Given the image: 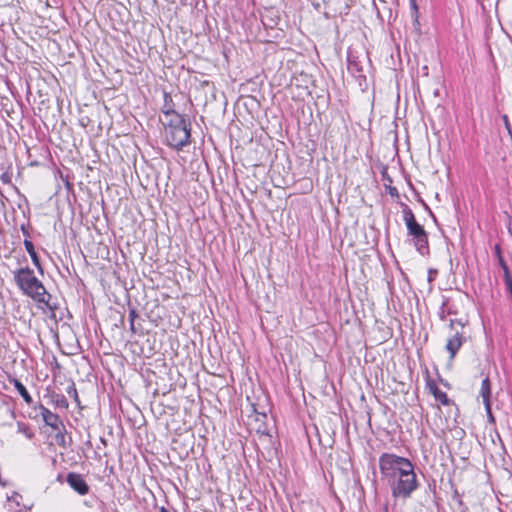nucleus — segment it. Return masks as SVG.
Wrapping results in <instances>:
<instances>
[{
  "label": "nucleus",
  "mask_w": 512,
  "mask_h": 512,
  "mask_svg": "<svg viewBox=\"0 0 512 512\" xmlns=\"http://www.w3.org/2000/svg\"><path fill=\"white\" fill-rule=\"evenodd\" d=\"M161 512H169V511L165 508H161Z\"/></svg>",
  "instance_id": "obj_29"
},
{
  "label": "nucleus",
  "mask_w": 512,
  "mask_h": 512,
  "mask_svg": "<svg viewBox=\"0 0 512 512\" xmlns=\"http://www.w3.org/2000/svg\"><path fill=\"white\" fill-rule=\"evenodd\" d=\"M66 481L69 486L78 494L86 495L89 493V485L81 474L70 472L66 476Z\"/></svg>",
  "instance_id": "obj_6"
},
{
  "label": "nucleus",
  "mask_w": 512,
  "mask_h": 512,
  "mask_svg": "<svg viewBox=\"0 0 512 512\" xmlns=\"http://www.w3.org/2000/svg\"><path fill=\"white\" fill-rule=\"evenodd\" d=\"M138 317L137 311L133 308L129 311V322L134 323L135 319Z\"/></svg>",
  "instance_id": "obj_20"
},
{
  "label": "nucleus",
  "mask_w": 512,
  "mask_h": 512,
  "mask_svg": "<svg viewBox=\"0 0 512 512\" xmlns=\"http://www.w3.org/2000/svg\"><path fill=\"white\" fill-rule=\"evenodd\" d=\"M479 393H480V396L482 397L486 412H487L488 416L492 419L491 403H490L491 384H490V380L488 377L483 379Z\"/></svg>",
  "instance_id": "obj_7"
},
{
  "label": "nucleus",
  "mask_w": 512,
  "mask_h": 512,
  "mask_svg": "<svg viewBox=\"0 0 512 512\" xmlns=\"http://www.w3.org/2000/svg\"><path fill=\"white\" fill-rule=\"evenodd\" d=\"M167 144L181 150L190 143V124L174 109L163 110Z\"/></svg>",
  "instance_id": "obj_3"
},
{
  "label": "nucleus",
  "mask_w": 512,
  "mask_h": 512,
  "mask_svg": "<svg viewBox=\"0 0 512 512\" xmlns=\"http://www.w3.org/2000/svg\"><path fill=\"white\" fill-rule=\"evenodd\" d=\"M52 430L56 431L58 433L59 431H66L65 425L63 421L60 419L57 422L53 423L52 425H48Z\"/></svg>",
  "instance_id": "obj_14"
},
{
  "label": "nucleus",
  "mask_w": 512,
  "mask_h": 512,
  "mask_svg": "<svg viewBox=\"0 0 512 512\" xmlns=\"http://www.w3.org/2000/svg\"><path fill=\"white\" fill-rule=\"evenodd\" d=\"M451 312L449 310H446V302H443L441 308H440V312H439V317L441 320H445L446 318V314H450Z\"/></svg>",
  "instance_id": "obj_18"
},
{
  "label": "nucleus",
  "mask_w": 512,
  "mask_h": 512,
  "mask_svg": "<svg viewBox=\"0 0 512 512\" xmlns=\"http://www.w3.org/2000/svg\"><path fill=\"white\" fill-rule=\"evenodd\" d=\"M53 398H54V403L56 404V406H58L60 408H63V409L68 408L69 404H68V401L65 398V396H63V395H55Z\"/></svg>",
  "instance_id": "obj_13"
},
{
  "label": "nucleus",
  "mask_w": 512,
  "mask_h": 512,
  "mask_svg": "<svg viewBox=\"0 0 512 512\" xmlns=\"http://www.w3.org/2000/svg\"><path fill=\"white\" fill-rule=\"evenodd\" d=\"M503 121H504V124H505L506 129H507V130H508V132L511 134V127H510V123H509V120H508V116H507V115H504V116H503Z\"/></svg>",
  "instance_id": "obj_23"
},
{
  "label": "nucleus",
  "mask_w": 512,
  "mask_h": 512,
  "mask_svg": "<svg viewBox=\"0 0 512 512\" xmlns=\"http://www.w3.org/2000/svg\"><path fill=\"white\" fill-rule=\"evenodd\" d=\"M14 281L23 294L31 297L38 303L45 304L50 310L56 306L50 303L51 295L46 291L42 282L35 276L34 271L29 267L13 271Z\"/></svg>",
  "instance_id": "obj_2"
},
{
  "label": "nucleus",
  "mask_w": 512,
  "mask_h": 512,
  "mask_svg": "<svg viewBox=\"0 0 512 512\" xmlns=\"http://www.w3.org/2000/svg\"><path fill=\"white\" fill-rule=\"evenodd\" d=\"M24 246H25V249L26 251L28 252V254L30 255L31 257V260L33 262V264L39 269V270H42L41 268V264H40V260L38 258V255L34 249V245L33 243L29 240V239H25L24 240Z\"/></svg>",
  "instance_id": "obj_11"
},
{
  "label": "nucleus",
  "mask_w": 512,
  "mask_h": 512,
  "mask_svg": "<svg viewBox=\"0 0 512 512\" xmlns=\"http://www.w3.org/2000/svg\"><path fill=\"white\" fill-rule=\"evenodd\" d=\"M19 431L24 433L28 438L33 437V433L29 430V428L25 424L18 425Z\"/></svg>",
  "instance_id": "obj_17"
},
{
  "label": "nucleus",
  "mask_w": 512,
  "mask_h": 512,
  "mask_svg": "<svg viewBox=\"0 0 512 512\" xmlns=\"http://www.w3.org/2000/svg\"><path fill=\"white\" fill-rule=\"evenodd\" d=\"M449 327L451 330L454 331V334L448 338L445 348L450 355V359L452 360L454 359L458 350L465 342V337L463 333L465 322H463L462 320L451 319Z\"/></svg>",
  "instance_id": "obj_5"
},
{
  "label": "nucleus",
  "mask_w": 512,
  "mask_h": 512,
  "mask_svg": "<svg viewBox=\"0 0 512 512\" xmlns=\"http://www.w3.org/2000/svg\"><path fill=\"white\" fill-rule=\"evenodd\" d=\"M55 440L56 443L64 449H66L69 446V443L66 441V431H59L58 433H56Z\"/></svg>",
  "instance_id": "obj_12"
},
{
  "label": "nucleus",
  "mask_w": 512,
  "mask_h": 512,
  "mask_svg": "<svg viewBox=\"0 0 512 512\" xmlns=\"http://www.w3.org/2000/svg\"><path fill=\"white\" fill-rule=\"evenodd\" d=\"M427 388L431 394L439 401L442 405H448L450 400L445 392L439 389L435 381L429 379L427 381Z\"/></svg>",
  "instance_id": "obj_8"
},
{
  "label": "nucleus",
  "mask_w": 512,
  "mask_h": 512,
  "mask_svg": "<svg viewBox=\"0 0 512 512\" xmlns=\"http://www.w3.org/2000/svg\"><path fill=\"white\" fill-rule=\"evenodd\" d=\"M21 230L23 232V235L26 237L25 239H28L30 237V234L28 230L25 228V226L22 225Z\"/></svg>",
  "instance_id": "obj_24"
},
{
  "label": "nucleus",
  "mask_w": 512,
  "mask_h": 512,
  "mask_svg": "<svg viewBox=\"0 0 512 512\" xmlns=\"http://www.w3.org/2000/svg\"><path fill=\"white\" fill-rule=\"evenodd\" d=\"M379 469L394 498L408 499L418 489L417 475L409 459L383 453L379 458Z\"/></svg>",
  "instance_id": "obj_1"
},
{
  "label": "nucleus",
  "mask_w": 512,
  "mask_h": 512,
  "mask_svg": "<svg viewBox=\"0 0 512 512\" xmlns=\"http://www.w3.org/2000/svg\"><path fill=\"white\" fill-rule=\"evenodd\" d=\"M164 99H165V109L164 110L172 109L170 106H168V102L172 101L171 96L168 93H164Z\"/></svg>",
  "instance_id": "obj_22"
},
{
  "label": "nucleus",
  "mask_w": 512,
  "mask_h": 512,
  "mask_svg": "<svg viewBox=\"0 0 512 512\" xmlns=\"http://www.w3.org/2000/svg\"><path fill=\"white\" fill-rule=\"evenodd\" d=\"M10 382L14 385L15 389L19 392L23 400L30 405L33 400L26 387L16 378L12 379Z\"/></svg>",
  "instance_id": "obj_10"
},
{
  "label": "nucleus",
  "mask_w": 512,
  "mask_h": 512,
  "mask_svg": "<svg viewBox=\"0 0 512 512\" xmlns=\"http://www.w3.org/2000/svg\"><path fill=\"white\" fill-rule=\"evenodd\" d=\"M52 430L56 431L58 433L59 431H66L65 425L63 421L60 419L57 422L53 423L52 425H48Z\"/></svg>",
  "instance_id": "obj_15"
},
{
  "label": "nucleus",
  "mask_w": 512,
  "mask_h": 512,
  "mask_svg": "<svg viewBox=\"0 0 512 512\" xmlns=\"http://www.w3.org/2000/svg\"><path fill=\"white\" fill-rule=\"evenodd\" d=\"M67 392H68V394L74 396L75 400L78 401V393H77V390H76L74 384L68 388Z\"/></svg>",
  "instance_id": "obj_21"
},
{
  "label": "nucleus",
  "mask_w": 512,
  "mask_h": 512,
  "mask_svg": "<svg viewBox=\"0 0 512 512\" xmlns=\"http://www.w3.org/2000/svg\"><path fill=\"white\" fill-rule=\"evenodd\" d=\"M353 67L356 69V70H359L358 69V66L356 64H352L351 62H349V69H353Z\"/></svg>",
  "instance_id": "obj_27"
},
{
  "label": "nucleus",
  "mask_w": 512,
  "mask_h": 512,
  "mask_svg": "<svg viewBox=\"0 0 512 512\" xmlns=\"http://www.w3.org/2000/svg\"><path fill=\"white\" fill-rule=\"evenodd\" d=\"M129 323H130V331L132 332V334H135L137 332L135 324L132 322H129Z\"/></svg>",
  "instance_id": "obj_25"
},
{
  "label": "nucleus",
  "mask_w": 512,
  "mask_h": 512,
  "mask_svg": "<svg viewBox=\"0 0 512 512\" xmlns=\"http://www.w3.org/2000/svg\"><path fill=\"white\" fill-rule=\"evenodd\" d=\"M394 192H396V188H393V189H391V190H390V193H391L392 195L394 194Z\"/></svg>",
  "instance_id": "obj_28"
},
{
  "label": "nucleus",
  "mask_w": 512,
  "mask_h": 512,
  "mask_svg": "<svg viewBox=\"0 0 512 512\" xmlns=\"http://www.w3.org/2000/svg\"><path fill=\"white\" fill-rule=\"evenodd\" d=\"M403 219L407 227V235L411 238L415 249L423 256L428 255V234L424 227L416 221L410 208L406 207L403 210Z\"/></svg>",
  "instance_id": "obj_4"
},
{
  "label": "nucleus",
  "mask_w": 512,
  "mask_h": 512,
  "mask_svg": "<svg viewBox=\"0 0 512 512\" xmlns=\"http://www.w3.org/2000/svg\"><path fill=\"white\" fill-rule=\"evenodd\" d=\"M504 281H505V285H506L507 290L509 291L510 295H512V276H511V273H508V274L504 275Z\"/></svg>",
  "instance_id": "obj_16"
},
{
  "label": "nucleus",
  "mask_w": 512,
  "mask_h": 512,
  "mask_svg": "<svg viewBox=\"0 0 512 512\" xmlns=\"http://www.w3.org/2000/svg\"><path fill=\"white\" fill-rule=\"evenodd\" d=\"M411 7L416 11L417 10V4L416 0H410Z\"/></svg>",
  "instance_id": "obj_26"
},
{
  "label": "nucleus",
  "mask_w": 512,
  "mask_h": 512,
  "mask_svg": "<svg viewBox=\"0 0 512 512\" xmlns=\"http://www.w3.org/2000/svg\"><path fill=\"white\" fill-rule=\"evenodd\" d=\"M37 409L39 410L40 415L47 426L52 425L53 423L61 419L58 414L53 413L42 404H40Z\"/></svg>",
  "instance_id": "obj_9"
},
{
  "label": "nucleus",
  "mask_w": 512,
  "mask_h": 512,
  "mask_svg": "<svg viewBox=\"0 0 512 512\" xmlns=\"http://www.w3.org/2000/svg\"><path fill=\"white\" fill-rule=\"evenodd\" d=\"M499 263H500L501 268L503 269L504 275L510 273V270H509L506 262L501 257L499 258Z\"/></svg>",
  "instance_id": "obj_19"
}]
</instances>
